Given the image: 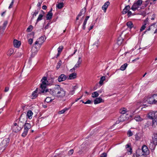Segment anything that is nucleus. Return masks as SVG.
<instances>
[{"label":"nucleus","mask_w":157,"mask_h":157,"mask_svg":"<svg viewBox=\"0 0 157 157\" xmlns=\"http://www.w3.org/2000/svg\"><path fill=\"white\" fill-rule=\"evenodd\" d=\"M49 93L52 95L58 98H63L65 95L66 91L59 86L49 89Z\"/></svg>","instance_id":"1"},{"label":"nucleus","mask_w":157,"mask_h":157,"mask_svg":"<svg viewBox=\"0 0 157 157\" xmlns=\"http://www.w3.org/2000/svg\"><path fill=\"white\" fill-rule=\"evenodd\" d=\"M148 117L152 120V126L155 127L157 125V111L150 112L148 113Z\"/></svg>","instance_id":"2"},{"label":"nucleus","mask_w":157,"mask_h":157,"mask_svg":"<svg viewBox=\"0 0 157 157\" xmlns=\"http://www.w3.org/2000/svg\"><path fill=\"white\" fill-rule=\"evenodd\" d=\"M41 83L40 85V88L41 90V92L42 93L49 92V89L48 90L46 88V86L48 84V81L47 80V78L46 77H44L41 80Z\"/></svg>","instance_id":"3"},{"label":"nucleus","mask_w":157,"mask_h":157,"mask_svg":"<svg viewBox=\"0 0 157 157\" xmlns=\"http://www.w3.org/2000/svg\"><path fill=\"white\" fill-rule=\"evenodd\" d=\"M10 139L9 138L4 139L0 144V152H3L6 149L9 145Z\"/></svg>","instance_id":"4"},{"label":"nucleus","mask_w":157,"mask_h":157,"mask_svg":"<svg viewBox=\"0 0 157 157\" xmlns=\"http://www.w3.org/2000/svg\"><path fill=\"white\" fill-rule=\"evenodd\" d=\"M24 126V131L21 135L23 137H25L27 135L29 130L30 128L32 127L31 125L29 123H25Z\"/></svg>","instance_id":"5"},{"label":"nucleus","mask_w":157,"mask_h":157,"mask_svg":"<svg viewBox=\"0 0 157 157\" xmlns=\"http://www.w3.org/2000/svg\"><path fill=\"white\" fill-rule=\"evenodd\" d=\"M143 1L142 0H138L135 2L132 6L131 9L133 11H135L142 5Z\"/></svg>","instance_id":"6"},{"label":"nucleus","mask_w":157,"mask_h":157,"mask_svg":"<svg viewBox=\"0 0 157 157\" xmlns=\"http://www.w3.org/2000/svg\"><path fill=\"white\" fill-rule=\"evenodd\" d=\"M23 127L20 126L18 123H14L12 127V130L13 132H17L21 130Z\"/></svg>","instance_id":"7"},{"label":"nucleus","mask_w":157,"mask_h":157,"mask_svg":"<svg viewBox=\"0 0 157 157\" xmlns=\"http://www.w3.org/2000/svg\"><path fill=\"white\" fill-rule=\"evenodd\" d=\"M87 151V148L85 144H82L79 148L77 153L79 155L84 154Z\"/></svg>","instance_id":"8"},{"label":"nucleus","mask_w":157,"mask_h":157,"mask_svg":"<svg viewBox=\"0 0 157 157\" xmlns=\"http://www.w3.org/2000/svg\"><path fill=\"white\" fill-rule=\"evenodd\" d=\"M27 120L25 116L21 115L19 118V122H17L19 124L20 126L23 127L25 124L26 123Z\"/></svg>","instance_id":"9"},{"label":"nucleus","mask_w":157,"mask_h":157,"mask_svg":"<svg viewBox=\"0 0 157 157\" xmlns=\"http://www.w3.org/2000/svg\"><path fill=\"white\" fill-rule=\"evenodd\" d=\"M46 39L45 36H42L40 37L35 42V45L37 44L39 45V46L42 44L44 42Z\"/></svg>","instance_id":"10"},{"label":"nucleus","mask_w":157,"mask_h":157,"mask_svg":"<svg viewBox=\"0 0 157 157\" xmlns=\"http://www.w3.org/2000/svg\"><path fill=\"white\" fill-rule=\"evenodd\" d=\"M136 157H147L144 155L143 151L140 149H138L136 150Z\"/></svg>","instance_id":"11"},{"label":"nucleus","mask_w":157,"mask_h":157,"mask_svg":"<svg viewBox=\"0 0 157 157\" xmlns=\"http://www.w3.org/2000/svg\"><path fill=\"white\" fill-rule=\"evenodd\" d=\"M41 93H42L41 92V90L38 88H36V90L34 91L32 94V96H33L32 98L34 99L36 98L38 94H40Z\"/></svg>","instance_id":"12"},{"label":"nucleus","mask_w":157,"mask_h":157,"mask_svg":"<svg viewBox=\"0 0 157 157\" xmlns=\"http://www.w3.org/2000/svg\"><path fill=\"white\" fill-rule=\"evenodd\" d=\"M141 150L145 156H147L149 153V150L147 147L145 145H143L141 148Z\"/></svg>","instance_id":"13"},{"label":"nucleus","mask_w":157,"mask_h":157,"mask_svg":"<svg viewBox=\"0 0 157 157\" xmlns=\"http://www.w3.org/2000/svg\"><path fill=\"white\" fill-rule=\"evenodd\" d=\"M146 101L149 104H155L154 98L153 95L149 96L147 98Z\"/></svg>","instance_id":"14"},{"label":"nucleus","mask_w":157,"mask_h":157,"mask_svg":"<svg viewBox=\"0 0 157 157\" xmlns=\"http://www.w3.org/2000/svg\"><path fill=\"white\" fill-rule=\"evenodd\" d=\"M67 78L66 76L64 74H62L59 77L58 79V81L59 82H61L65 80Z\"/></svg>","instance_id":"15"},{"label":"nucleus","mask_w":157,"mask_h":157,"mask_svg":"<svg viewBox=\"0 0 157 157\" xmlns=\"http://www.w3.org/2000/svg\"><path fill=\"white\" fill-rule=\"evenodd\" d=\"M127 149V152L128 155H131L132 153V149L131 146L129 144H127L125 146Z\"/></svg>","instance_id":"16"},{"label":"nucleus","mask_w":157,"mask_h":157,"mask_svg":"<svg viewBox=\"0 0 157 157\" xmlns=\"http://www.w3.org/2000/svg\"><path fill=\"white\" fill-rule=\"evenodd\" d=\"M109 4V1H107L102 6V9L105 12H106V9Z\"/></svg>","instance_id":"17"},{"label":"nucleus","mask_w":157,"mask_h":157,"mask_svg":"<svg viewBox=\"0 0 157 157\" xmlns=\"http://www.w3.org/2000/svg\"><path fill=\"white\" fill-rule=\"evenodd\" d=\"M33 114V113L31 110H29L27 114V117L26 118L27 119L28 118L29 119H31L32 118V116Z\"/></svg>","instance_id":"18"},{"label":"nucleus","mask_w":157,"mask_h":157,"mask_svg":"<svg viewBox=\"0 0 157 157\" xmlns=\"http://www.w3.org/2000/svg\"><path fill=\"white\" fill-rule=\"evenodd\" d=\"M52 9L47 14L46 19L47 20H50L52 17L53 14L52 12Z\"/></svg>","instance_id":"19"},{"label":"nucleus","mask_w":157,"mask_h":157,"mask_svg":"<svg viewBox=\"0 0 157 157\" xmlns=\"http://www.w3.org/2000/svg\"><path fill=\"white\" fill-rule=\"evenodd\" d=\"M13 44L14 46L16 48H18L21 45L20 42L16 40H13Z\"/></svg>","instance_id":"20"},{"label":"nucleus","mask_w":157,"mask_h":157,"mask_svg":"<svg viewBox=\"0 0 157 157\" xmlns=\"http://www.w3.org/2000/svg\"><path fill=\"white\" fill-rule=\"evenodd\" d=\"M104 101L102 100V99L101 98H96L94 100V104H97L101 102H103Z\"/></svg>","instance_id":"21"},{"label":"nucleus","mask_w":157,"mask_h":157,"mask_svg":"<svg viewBox=\"0 0 157 157\" xmlns=\"http://www.w3.org/2000/svg\"><path fill=\"white\" fill-rule=\"evenodd\" d=\"M130 9V6L128 5L126 6L123 10L122 13L123 14H125L127 13Z\"/></svg>","instance_id":"22"},{"label":"nucleus","mask_w":157,"mask_h":157,"mask_svg":"<svg viewBox=\"0 0 157 157\" xmlns=\"http://www.w3.org/2000/svg\"><path fill=\"white\" fill-rule=\"evenodd\" d=\"M156 145H157V143L156 144L152 141L149 144V147L151 149L153 150L155 148Z\"/></svg>","instance_id":"23"},{"label":"nucleus","mask_w":157,"mask_h":157,"mask_svg":"<svg viewBox=\"0 0 157 157\" xmlns=\"http://www.w3.org/2000/svg\"><path fill=\"white\" fill-rule=\"evenodd\" d=\"M41 11L43 12V14H41L39 15L37 19L36 23L38 22L39 21L41 20L42 19V17L45 13L44 12L43 10H41Z\"/></svg>","instance_id":"24"},{"label":"nucleus","mask_w":157,"mask_h":157,"mask_svg":"<svg viewBox=\"0 0 157 157\" xmlns=\"http://www.w3.org/2000/svg\"><path fill=\"white\" fill-rule=\"evenodd\" d=\"M127 112V109L125 108H122L119 110V112L124 115Z\"/></svg>","instance_id":"25"},{"label":"nucleus","mask_w":157,"mask_h":157,"mask_svg":"<svg viewBox=\"0 0 157 157\" xmlns=\"http://www.w3.org/2000/svg\"><path fill=\"white\" fill-rule=\"evenodd\" d=\"M77 74L75 73H73L69 75V78L70 79L75 78L76 77Z\"/></svg>","instance_id":"26"},{"label":"nucleus","mask_w":157,"mask_h":157,"mask_svg":"<svg viewBox=\"0 0 157 157\" xmlns=\"http://www.w3.org/2000/svg\"><path fill=\"white\" fill-rule=\"evenodd\" d=\"M152 141L155 143H157V134L154 133L152 137Z\"/></svg>","instance_id":"27"},{"label":"nucleus","mask_w":157,"mask_h":157,"mask_svg":"<svg viewBox=\"0 0 157 157\" xmlns=\"http://www.w3.org/2000/svg\"><path fill=\"white\" fill-rule=\"evenodd\" d=\"M98 93L97 91L93 92L92 94V97L93 98H97L99 96Z\"/></svg>","instance_id":"28"},{"label":"nucleus","mask_w":157,"mask_h":157,"mask_svg":"<svg viewBox=\"0 0 157 157\" xmlns=\"http://www.w3.org/2000/svg\"><path fill=\"white\" fill-rule=\"evenodd\" d=\"M118 120H119V121H120V122H123L125 120L126 118L124 117V115H122L119 117Z\"/></svg>","instance_id":"29"},{"label":"nucleus","mask_w":157,"mask_h":157,"mask_svg":"<svg viewBox=\"0 0 157 157\" xmlns=\"http://www.w3.org/2000/svg\"><path fill=\"white\" fill-rule=\"evenodd\" d=\"M105 76H102L99 82V83L100 85H101L103 83V82L105 80Z\"/></svg>","instance_id":"30"},{"label":"nucleus","mask_w":157,"mask_h":157,"mask_svg":"<svg viewBox=\"0 0 157 157\" xmlns=\"http://www.w3.org/2000/svg\"><path fill=\"white\" fill-rule=\"evenodd\" d=\"M86 12V10L85 8H84V9H82L78 15V17H80L82 14L85 13Z\"/></svg>","instance_id":"31"},{"label":"nucleus","mask_w":157,"mask_h":157,"mask_svg":"<svg viewBox=\"0 0 157 157\" xmlns=\"http://www.w3.org/2000/svg\"><path fill=\"white\" fill-rule=\"evenodd\" d=\"M70 109V108H64L63 110H61V111H59V114H63L66 111L68 110H69Z\"/></svg>","instance_id":"32"},{"label":"nucleus","mask_w":157,"mask_h":157,"mask_svg":"<svg viewBox=\"0 0 157 157\" xmlns=\"http://www.w3.org/2000/svg\"><path fill=\"white\" fill-rule=\"evenodd\" d=\"M135 119L137 121H141L143 119L139 115H136L135 117Z\"/></svg>","instance_id":"33"},{"label":"nucleus","mask_w":157,"mask_h":157,"mask_svg":"<svg viewBox=\"0 0 157 157\" xmlns=\"http://www.w3.org/2000/svg\"><path fill=\"white\" fill-rule=\"evenodd\" d=\"M13 52V50L12 49H10L7 52V55L10 56Z\"/></svg>","instance_id":"34"},{"label":"nucleus","mask_w":157,"mask_h":157,"mask_svg":"<svg viewBox=\"0 0 157 157\" xmlns=\"http://www.w3.org/2000/svg\"><path fill=\"white\" fill-rule=\"evenodd\" d=\"M126 25L130 29H131L133 26V24L131 21H128L127 22Z\"/></svg>","instance_id":"35"},{"label":"nucleus","mask_w":157,"mask_h":157,"mask_svg":"<svg viewBox=\"0 0 157 157\" xmlns=\"http://www.w3.org/2000/svg\"><path fill=\"white\" fill-rule=\"evenodd\" d=\"M127 65L128 64L127 63H125L124 64L121 66L120 67V69L122 71L124 70L126 68Z\"/></svg>","instance_id":"36"},{"label":"nucleus","mask_w":157,"mask_h":157,"mask_svg":"<svg viewBox=\"0 0 157 157\" xmlns=\"http://www.w3.org/2000/svg\"><path fill=\"white\" fill-rule=\"evenodd\" d=\"M79 67V65L78 64H77V63L75 65L74 67L72 69H71L70 70V71L71 72H72L73 71H75V69L77 68H78Z\"/></svg>","instance_id":"37"},{"label":"nucleus","mask_w":157,"mask_h":157,"mask_svg":"<svg viewBox=\"0 0 157 157\" xmlns=\"http://www.w3.org/2000/svg\"><path fill=\"white\" fill-rule=\"evenodd\" d=\"M62 64V62L61 60H60L58 62L56 68L57 69H58L61 66Z\"/></svg>","instance_id":"38"},{"label":"nucleus","mask_w":157,"mask_h":157,"mask_svg":"<svg viewBox=\"0 0 157 157\" xmlns=\"http://www.w3.org/2000/svg\"><path fill=\"white\" fill-rule=\"evenodd\" d=\"M4 27H2V26H0V34L2 35L3 34L4 32V30H5Z\"/></svg>","instance_id":"39"},{"label":"nucleus","mask_w":157,"mask_h":157,"mask_svg":"<svg viewBox=\"0 0 157 157\" xmlns=\"http://www.w3.org/2000/svg\"><path fill=\"white\" fill-rule=\"evenodd\" d=\"M63 6V2L60 3L57 5V7L59 9L62 8Z\"/></svg>","instance_id":"40"},{"label":"nucleus","mask_w":157,"mask_h":157,"mask_svg":"<svg viewBox=\"0 0 157 157\" xmlns=\"http://www.w3.org/2000/svg\"><path fill=\"white\" fill-rule=\"evenodd\" d=\"M63 48V46H60L57 49L58 52L59 53H61Z\"/></svg>","instance_id":"41"},{"label":"nucleus","mask_w":157,"mask_h":157,"mask_svg":"<svg viewBox=\"0 0 157 157\" xmlns=\"http://www.w3.org/2000/svg\"><path fill=\"white\" fill-rule=\"evenodd\" d=\"M127 134L128 136L130 137L132 135L133 133L132 132H131V131L130 130H129L128 131V132L127 133Z\"/></svg>","instance_id":"42"},{"label":"nucleus","mask_w":157,"mask_h":157,"mask_svg":"<svg viewBox=\"0 0 157 157\" xmlns=\"http://www.w3.org/2000/svg\"><path fill=\"white\" fill-rule=\"evenodd\" d=\"M155 104L157 102V94L153 95Z\"/></svg>","instance_id":"43"},{"label":"nucleus","mask_w":157,"mask_h":157,"mask_svg":"<svg viewBox=\"0 0 157 157\" xmlns=\"http://www.w3.org/2000/svg\"><path fill=\"white\" fill-rule=\"evenodd\" d=\"M33 28V26L32 25H30L29 26V27L27 28V31L28 32H30L32 30V29Z\"/></svg>","instance_id":"44"},{"label":"nucleus","mask_w":157,"mask_h":157,"mask_svg":"<svg viewBox=\"0 0 157 157\" xmlns=\"http://www.w3.org/2000/svg\"><path fill=\"white\" fill-rule=\"evenodd\" d=\"M45 101L47 102H49L50 101H51L52 100L51 99V98L50 97H47L45 99Z\"/></svg>","instance_id":"45"},{"label":"nucleus","mask_w":157,"mask_h":157,"mask_svg":"<svg viewBox=\"0 0 157 157\" xmlns=\"http://www.w3.org/2000/svg\"><path fill=\"white\" fill-rule=\"evenodd\" d=\"M74 152V150L72 149L70 150L69 151L68 153V155H72Z\"/></svg>","instance_id":"46"},{"label":"nucleus","mask_w":157,"mask_h":157,"mask_svg":"<svg viewBox=\"0 0 157 157\" xmlns=\"http://www.w3.org/2000/svg\"><path fill=\"white\" fill-rule=\"evenodd\" d=\"M148 18L147 17L145 20H144L143 23V24L144 25H146L148 22Z\"/></svg>","instance_id":"47"},{"label":"nucleus","mask_w":157,"mask_h":157,"mask_svg":"<svg viewBox=\"0 0 157 157\" xmlns=\"http://www.w3.org/2000/svg\"><path fill=\"white\" fill-rule=\"evenodd\" d=\"M82 62V60L81 59V58L80 57H79L78 59V60L77 63V64H78L80 65V64Z\"/></svg>","instance_id":"48"},{"label":"nucleus","mask_w":157,"mask_h":157,"mask_svg":"<svg viewBox=\"0 0 157 157\" xmlns=\"http://www.w3.org/2000/svg\"><path fill=\"white\" fill-rule=\"evenodd\" d=\"M146 28V25H143L141 27L140 30V31L141 32L145 29Z\"/></svg>","instance_id":"49"},{"label":"nucleus","mask_w":157,"mask_h":157,"mask_svg":"<svg viewBox=\"0 0 157 157\" xmlns=\"http://www.w3.org/2000/svg\"><path fill=\"white\" fill-rule=\"evenodd\" d=\"M135 138L136 140H139L140 139V137L139 136H138V135L137 133H136L135 135Z\"/></svg>","instance_id":"50"},{"label":"nucleus","mask_w":157,"mask_h":157,"mask_svg":"<svg viewBox=\"0 0 157 157\" xmlns=\"http://www.w3.org/2000/svg\"><path fill=\"white\" fill-rule=\"evenodd\" d=\"M107 154L106 153H103L100 155V157H106Z\"/></svg>","instance_id":"51"},{"label":"nucleus","mask_w":157,"mask_h":157,"mask_svg":"<svg viewBox=\"0 0 157 157\" xmlns=\"http://www.w3.org/2000/svg\"><path fill=\"white\" fill-rule=\"evenodd\" d=\"M13 3H14V1L12 0V2H11L10 5L9 6V9H10L13 6Z\"/></svg>","instance_id":"52"},{"label":"nucleus","mask_w":157,"mask_h":157,"mask_svg":"<svg viewBox=\"0 0 157 157\" xmlns=\"http://www.w3.org/2000/svg\"><path fill=\"white\" fill-rule=\"evenodd\" d=\"M91 101L90 100H88L86 101L85 102L84 101H82V103H84V104H90L91 103Z\"/></svg>","instance_id":"53"},{"label":"nucleus","mask_w":157,"mask_h":157,"mask_svg":"<svg viewBox=\"0 0 157 157\" xmlns=\"http://www.w3.org/2000/svg\"><path fill=\"white\" fill-rule=\"evenodd\" d=\"M38 11H35L34 13L33 14V17L32 18H33L34 16H36L38 13Z\"/></svg>","instance_id":"54"},{"label":"nucleus","mask_w":157,"mask_h":157,"mask_svg":"<svg viewBox=\"0 0 157 157\" xmlns=\"http://www.w3.org/2000/svg\"><path fill=\"white\" fill-rule=\"evenodd\" d=\"M28 42L31 45L33 42V39L31 38L29 39Z\"/></svg>","instance_id":"55"},{"label":"nucleus","mask_w":157,"mask_h":157,"mask_svg":"<svg viewBox=\"0 0 157 157\" xmlns=\"http://www.w3.org/2000/svg\"><path fill=\"white\" fill-rule=\"evenodd\" d=\"M7 23H8V22H7V21H4V22L3 24V26L2 27H4L5 29L6 27V25H7Z\"/></svg>","instance_id":"56"},{"label":"nucleus","mask_w":157,"mask_h":157,"mask_svg":"<svg viewBox=\"0 0 157 157\" xmlns=\"http://www.w3.org/2000/svg\"><path fill=\"white\" fill-rule=\"evenodd\" d=\"M86 23L83 22L82 28L83 29L85 30L86 28L85 25Z\"/></svg>","instance_id":"57"},{"label":"nucleus","mask_w":157,"mask_h":157,"mask_svg":"<svg viewBox=\"0 0 157 157\" xmlns=\"http://www.w3.org/2000/svg\"><path fill=\"white\" fill-rule=\"evenodd\" d=\"M132 14V13L131 11H129V10L127 12V15L128 17L130 16Z\"/></svg>","instance_id":"58"},{"label":"nucleus","mask_w":157,"mask_h":157,"mask_svg":"<svg viewBox=\"0 0 157 157\" xmlns=\"http://www.w3.org/2000/svg\"><path fill=\"white\" fill-rule=\"evenodd\" d=\"M90 17L89 16H87L86 17V18L85 19L84 21V22L87 23V21L88 20V19Z\"/></svg>","instance_id":"59"},{"label":"nucleus","mask_w":157,"mask_h":157,"mask_svg":"<svg viewBox=\"0 0 157 157\" xmlns=\"http://www.w3.org/2000/svg\"><path fill=\"white\" fill-rule=\"evenodd\" d=\"M9 90V88L8 87H6L5 88V89L4 90V91L5 92H7Z\"/></svg>","instance_id":"60"},{"label":"nucleus","mask_w":157,"mask_h":157,"mask_svg":"<svg viewBox=\"0 0 157 157\" xmlns=\"http://www.w3.org/2000/svg\"><path fill=\"white\" fill-rule=\"evenodd\" d=\"M50 23H48L46 25V26L45 27V29H48V26L50 25Z\"/></svg>","instance_id":"61"},{"label":"nucleus","mask_w":157,"mask_h":157,"mask_svg":"<svg viewBox=\"0 0 157 157\" xmlns=\"http://www.w3.org/2000/svg\"><path fill=\"white\" fill-rule=\"evenodd\" d=\"M42 3V2H38V3L37 4V6L39 7L41 6V4Z\"/></svg>","instance_id":"62"},{"label":"nucleus","mask_w":157,"mask_h":157,"mask_svg":"<svg viewBox=\"0 0 157 157\" xmlns=\"http://www.w3.org/2000/svg\"><path fill=\"white\" fill-rule=\"evenodd\" d=\"M47 8V7L45 5H44L42 6V9L44 10H46Z\"/></svg>","instance_id":"63"},{"label":"nucleus","mask_w":157,"mask_h":157,"mask_svg":"<svg viewBox=\"0 0 157 157\" xmlns=\"http://www.w3.org/2000/svg\"><path fill=\"white\" fill-rule=\"evenodd\" d=\"M93 27H94V25H91L90 27L88 29H89V31H90V30H91V29H93Z\"/></svg>","instance_id":"64"}]
</instances>
